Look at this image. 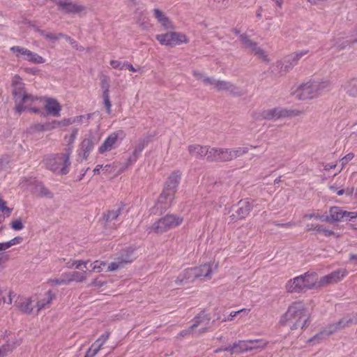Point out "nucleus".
Returning <instances> with one entry per match:
<instances>
[{
  "label": "nucleus",
  "mask_w": 357,
  "mask_h": 357,
  "mask_svg": "<svg viewBox=\"0 0 357 357\" xmlns=\"http://www.w3.org/2000/svg\"><path fill=\"white\" fill-rule=\"evenodd\" d=\"M303 276L299 275L287 281L285 288L289 293H301L306 290Z\"/></svg>",
  "instance_id": "6ab92c4d"
},
{
  "label": "nucleus",
  "mask_w": 357,
  "mask_h": 357,
  "mask_svg": "<svg viewBox=\"0 0 357 357\" xmlns=\"http://www.w3.org/2000/svg\"><path fill=\"white\" fill-rule=\"evenodd\" d=\"M188 149L189 153L197 159H202L204 156H208V146L193 144L188 146Z\"/></svg>",
  "instance_id": "393cba45"
},
{
  "label": "nucleus",
  "mask_w": 357,
  "mask_h": 357,
  "mask_svg": "<svg viewBox=\"0 0 357 357\" xmlns=\"http://www.w3.org/2000/svg\"><path fill=\"white\" fill-rule=\"evenodd\" d=\"M28 185L30 188V190L38 197L49 198L53 197V194L41 183L35 181L33 183L29 184Z\"/></svg>",
  "instance_id": "b1692460"
},
{
  "label": "nucleus",
  "mask_w": 357,
  "mask_h": 357,
  "mask_svg": "<svg viewBox=\"0 0 357 357\" xmlns=\"http://www.w3.org/2000/svg\"><path fill=\"white\" fill-rule=\"evenodd\" d=\"M106 263L103 261H96L92 267V271L100 272L102 271V266H105Z\"/></svg>",
  "instance_id": "864d4df0"
},
{
  "label": "nucleus",
  "mask_w": 357,
  "mask_h": 357,
  "mask_svg": "<svg viewBox=\"0 0 357 357\" xmlns=\"http://www.w3.org/2000/svg\"><path fill=\"white\" fill-rule=\"evenodd\" d=\"M66 284L71 282H82L86 279V271L78 272H67L63 273Z\"/></svg>",
  "instance_id": "cd10ccee"
},
{
  "label": "nucleus",
  "mask_w": 357,
  "mask_h": 357,
  "mask_svg": "<svg viewBox=\"0 0 357 357\" xmlns=\"http://www.w3.org/2000/svg\"><path fill=\"white\" fill-rule=\"evenodd\" d=\"M155 38L161 45L167 46H174L181 43H188L189 41L185 34L176 31H170L164 34H158L156 35Z\"/></svg>",
  "instance_id": "423d86ee"
},
{
  "label": "nucleus",
  "mask_w": 357,
  "mask_h": 357,
  "mask_svg": "<svg viewBox=\"0 0 357 357\" xmlns=\"http://www.w3.org/2000/svg\"><path fill=\"white\" fill-rule=\"evenodd\" d=\"M273 224L277 227H291L296 225V223L293 222H289L287 223H279V222L275 221V222H273Z\"/></svg>",
  "instance_id": "0e129e2a"
},
{
  "label": "nucleus",
  "mask_w": 357,
  "mask_h": 357,
  "mask_svg": "<svg viewBox=\"0 0 357 357\" xmlns=\"http://www.w3.org/2000/svg\"><path fill=\"white\" fill-rule=\"evenodd\" d=\"M174 199V194H172L165 190H162L158 197V202L155 204L157 211L161 213L165 211L167 208H169Z\"/></svg>",
  "instance_id": "a211bd4d"
},
{
  "label": "nucleus",
  "mask_w": 357,
  "mask_h": 357,
  "mask_svg": "<svg viewBox=\"0 0 357 357\" xmlns=\"http://www.w3.org/2000/svg\"><path fill=\"white\" fill-rule=\"evenodd\" d=\"M352 40H345L342 38H338L335 39V42L334 44V47H335L338 50H344L346 47L354 44Z\"/></svg>",
  "instance_id": "4c0bfd02"
},
{
  "label": "nucleus",
  "mask_w": 357,
  "mask_h": 357,
  "mask_svg": "<svg viewBox=\"0 0 357 357\" xmlns=\"http://www.w3.org/2000/svg\"><path fill=\"white\" fill-rule=\"evenodd\" d=\"M134 259L132 250H123L120 255L116 258L107 267L109 271H114L123 268L126 264L131 263Z\"/></svg>",
  "instance_id": "9b49d317"
},
{
  "label": "nucleus",
  "mask_w": 357,
  "mask_h": 357,
  "mask_svg": "<svg viewBox=\"0 0 357 357\" xmlns=\"http://www.w3.org/2000/svg\"><path fill=\"white\" fill-rule=\"evenodd\" d=\"M181 178V172L179 170L174 171L167 178L163 190L175 195Z\"/></svg>",
  "instance_id": "f3484780"
},
{
  "label": "nucleus",
  "mask_w": 357,
  "mask_h": 357,
  "mask_svg": "<svg viewBox=\"0 0 357 357\" xmlns=\"http://www.w3.org/2000/svg\"><path fill=\"white\" fill-rule=\"evenodd\" d=\"M253 202L248 199H242L236 205L232 206V211H234L230 218L232 220H243L246 218L253 208Z\"/></svg>",
  "instance_id": "6e6552de"
},
{
  "label": "nucleus",
  "mask_w": 357,
  "mask_h": 357,
  "mask_svg": "<svg viewBox=\"0 0 357 357\" xmlns=\"http://www.w3.org/2000/svg\"><path fill=\"white\" fill-rule=\"evenodd\" d=\"M225 351H230L231 354L234 353L241 354L245 351H248V345L246 340H238L234 342L232 345L225 347Z\"/></svg>",
  "instance_id": "c85d7f7f"
},
{
  "label": "nucleus",
  "mask_w": 357,
  "mask_h": 357,
  "mask_svg": "<svg viewBox=\"0 0 357 357\" xmlns=\"http://www.w3.org/2000/svg\"><path fill=\"white\" fill-rule=\"evenodd\" d=\"M15 343L6 344L0 347V357H5L10 354L15 348Z\"/></svg>",
  "instance_id": "58836bf2"
},
{
  "label": "nucleus",
  "mask_w": 357,
  "mask_h": 357,
  "mask_svg": "<svg viewBox=\"0 0 357 357\" xmlns=\"http://www.w3.org/2000/svg\"><path fill=\"white\" fill-rule=\"evenodd\" d=\"M248 351H252L257 349H264L266 347L268 342L262 339L246 340Z\"/></svg>",
  "instance_id": "f704fd0d"
},
{
  "label": "nucleus",
  "mask_w": 357,
  "mask_h": 357,
  "mask_svg": "<svg viewBox=\"0 0 357 357\" xmlns=\"http://www.w3.org/2000/svg\"><path fill=\"white\" fill-rule=\"evenodd\" d=\"M124 205L121 203L117 207L107 211L103 214L104 227L109 229H116V225L114 221L117 220L119 216L121 214Z\"/></svg>",
  "instance_id": "ddd939ff"
},
{
  "label": "nucleus",
  "mask_w": 357,
  "mask_h": 357,
  "mask_svg": "<svg viewBox=\"0 0 357 357\" xmlns=\"http://www.w3.org/2000/svg\"><path fill=\"white\" fill-rule=\"evenodd\" d=\"M105 284V282L102 281V280H99L98 278H96V279H94V280L91 282V284H89V286H91V287H102Z\"/></svg>",
  "instance_id": "680f3d73"
},
{
  "label": "nucleus",
  "mask_w": 357,
  "mask_h": 357,
  "mask_svg": "<svg viewBox=\"0 0 357 357\" xmlns=\"http://www.w3.org/2000/svg\"><path fill=\"white\" fill-rule=\"evenodd\" d=\"M72 151L73 146H68L64 153L46 155L43 160L45 167L54 173L61 175L67 174L69 172L70 156Z\"/></svg>",
  "instance_id": "f03ea898"
},
{
  "label": "nucleus",
  "mask_w": 357,
  "mask_h": 357,
  "mask_svg": "<svg viewBox=\"0 0 357 357\" xmlns=\"http://www.w3.org/2000/svg\"><path fill=\"white\" fill-rule=\"evenodd\" d=\"M356 324H357V313L348 314L337 321V326H339L340 330Z\"/></svg>",
  "instance_id": "2f4dec72"
},
{
  "label": "nucleus",
  "mask_w": 357,
  "mask_h": 357,
  "mask_svg": "<svg viewBox=\"0 0 357 357\" xmlns=\"http://www.w3.org/2000/svg\"><path fill=\"white\" fill-rule=\"evenodd\" d=\"M95 344H92L86 352L84 357H94L98 352V348H94Z\"/></svg>",
  "instance_id": "603ef678"
},
{
  "label": "nucleus",
  "mask_w": 357,
  "mask_h": 357,
  "mask_svg": "<svg viewBox=\"0 0 357 357\" xmlns=\"http://www.w3.org/2000/svg\"><path fill=\"white\" fill-rule=\"evenodd\" d=\"M11 227L15 230H20L22 229V222L21 220H16L10 223Z\"/></svg>",
  "instance_id": "6e6d98bb"
},
{
  "label": "nucleus",
  "mask_w": 357,
  "mask_h": 357,
  "mask_svg": "<svg viewBox=\"0 0 357 357\" xmlns=\"http://www.w3.org/2000/svg\"><path fill=\"white\" fill-rule=\"evenodd\" d=\"M222 148L208 147L207 160L210 162H221Z\"/></svg>",
  "instance_id": "c9c22d12"
},
{
  "label": "nucleus",
  "mask_w": 357,
  "mask_h": 357,
  "mask_svg": "<svg viewBox=\"0 0 357 357\" xmlns=\"http://www.w3.org/2000/svg\"><path fill=\"white\" fill-rule=\"evenodd\" d=\"M0 211H1L2 212L6 213L8 214V215H9L11 212V208L7 207L6 202L5 201L2 200L0 202Z\"/></svg>",
  "instance_id": "052dcab7"
},
{
  "label": "nucleus",
  "mask_w": 357,
  "mask_h": 357,
  "mask_svg": "<svg viewBox=\"0 0 357 357\" xmlns=\"http://www.w3.org/2000/svg\"><path fill=\"white\" fill-rule=\"evenodd\" d=\"M60 36H61L62 38H64L67 42H68L75 49L80 51L84 50L83 47L79 46L77 43L73 38H70L68 35L60 33Z\"/></svg>",
  "instance_id": "a18cd8bd"
},
{
  "label": "nucleus",
  "mask_w": 357,
  "mask_h": 357,
  "mask_svg": "<svg viewBox=\"0 0 357 357\" xmlns=\"http://www.w3.org/2000/svg\"><path fill=\"white\" fill-rule=\"evenodd\" d=\"M88 262H89V260H87V261H83V260L74 261L72 262V266H74L75 267V268L79 269L82 265L86 266Z\"/></svg>",
  "instance_id": "338daca9"
},
{
  "label": "nucleus",
  "mask_w": 357,
  "mask_h": 357,
  "mask_svg": "<svg viewBox=\"0 0 357 357\" xmlns=\"http://www.w3.org/2000/svg\"><path fill=\"white\" fill-rule=\"evenodd\" d=\"M241 42L246 48H249L250 51L257 56L259 59H261L266 62H268V56L266 54L265 51L261 47L257 46V43L250 40L248 36L245 33L241 34L239 36Z\"/></svg>",
  "instance_id": "f8f14e48"
},
{
  "label": "nucleus",
  "mask_w": 357,
  "mask_h": 357,
  "mask_svg": "<svg viewBox=\"0 0 357 357\" xmlns=\"http://www.w3.org/2000/svg\"><path fill=\"white\" fill-rule=\"evenodd\" d=\"M249 151L248 147H238L236 149H232V156L233 159L238 158L245 153H247Z\"/></svg>",
  "instance_id": "49530a36"
},
{
  "label": "nucleus",
  "mask_w": 357,
  "mask_h": 357,
  "mask_svg": "<svg viewBox=\"0 0 357 357\" xmlns=\"http://www.w3.org/2000/svg\"><path fill=\"white\" fill-rule=\"evenodd\" d=\"M229 82L224 80H217L215 83V89L218 91H227Z\"/></svg>",
  "instance_id": "09e8293b"
},
{
  "label": "nucleus",
  "mask_w": 357,
  "mask_h": 357,
  "mask_svg": "<svg viewBox=\"0 0 357 357\" xmlns=\"http://www.w3.org/2000/svg\"><path fill=\"white\" fill-rule=\"evenodd\" d=\"M357 218V213L343 211L339 206H332L329 209V215L324 216L323 221L335 222L343 220H351Z\"/></svg>",
  "instance_id": "0eeeda50"
},
{
  "label": "nucleus",
  "mask_w": 357,
  "mask_h": 357,
  "mask_svg": "<svg viewBox=\"0 0 357 357\" xmlns=\"http://www.w3.org/2000/svg\"><path fill=\"white\" fill-rule=\"evenodd\" d=\"M246 312V310H245V309H242V310H238V311H233V312H230V314H229V317H228L227 319H224L222 320V321H227V320H230V321H231V320H232V319H233V318H234V317H236L238 314H240V313H241V312Z\"/></svg>",
  "instance_id": "e2e57ef3"
},
{
  "label": "nucleus",
  "mask_w": 357,
  "mask_h": 357,
  "mask_svg": "<svg viewBox=\"0 0 357 357\" xmlns=\"http://www.w3.org/2000/svg\"><path fill=\"white\" fill-rule=\"evenodd\" d=\"M39 126L40 130H51L56 128H61V123L60 121L54 120L43 125H39Z\"/></svg>",
  "instance_id": "ea45409f"
},
{
  "label": "nucleus",
  "mask_w": 357,
  "mask_h": 357,
  "mask_svg": "<svg viewBox=\"0 0 357 357\" xmlns=\"http://www.w3.org/2000/svg\"><path fill=\"white\" fill-rule=\"evenodd\" d=\"M151 139V137L147 136L139 140L134 151L128 159V165H130L137 161L143 149L148 145Z\"/></svg>",
  "instance_id": "4be33fe9"
},
{
  "label": "nucleus",
  "mask_w": 357,
  "mask_h": 357,
  "mask_svg": "<svg viewBox=\"0 0 357 357\" xmlns=\"http://www.w3.org/2000/svg\"><path fill=\"white\" fill-rule=\"evenodd\" d=\"M24 72L31 74V75H37L39 73L38 68L33 67V68H24Z\"/></svg>",
  "instance_id": "774afa93"
},
{
  "label": "nucleus",
  "mask_w": 357,
  "mask_h": 357,
  "mask_svg": "<svg viewBox=\"0 0 357 357\" xmlns=\"http://www.w3.org/2000/svg\"><path fill=\"white\" fill-rule=\"evenodd\" d=\"M308 320L306 307L302 302L298 301L289 306L287 312L281 317L280 324L283 326H289L293 331L298 328H306Z\"/></svg>",
  "instance_id": "f257e3e1"
},
{
  "label": "nucleus",
  "mask_w": 357,
  "mask_h": 357,
  "mask_svg": "<svg viewBox=\"0 0 357 357\" xmlns=\"http://www.w3.org/2000/svg\"><path fill=\"white\" fill-rule=\"evenodd\" d=\"M110 65L113 68L120 69V70L123 69V63H122L121 62L116 61V60H112L110 61Z\"/></svg>",
  "instance_id": "bf43d9fd"
},
{
  "label": "nucleus",
  "mask_w": 357,
  "mask_h": 357,
  "mask_svg": "<svg viewBox=\"0 0 357 357\" xmlns=\"http://www.w3.org/2000/svg\"><path fill=\"white\" fill-rule=\"evenodd\" d=\"M93 138L94 137L92 135H89L88 137L84 138L81 142L78 155L82 158V160H86L91 151L93 149Z\"/></svg>",
  "instance_id": "412c9836"
},
{
  "label": "nucleus",
  "mask_w": 357,
  "mask_h": 357,
  "mask_svg": "<svg viewBox=\"0 0 357 357\" xmlns=\"http://www.w3.org/2000/svg\"><path fill=\"white\" fill-rule=\"evenodd\" d=\"M301 276H303L305 278H303V282L305 283V286L306 289H312L315 287V284L317 282V274L315 272H307Z\"/></svg>",
  "instance_id": "473e14b6"
},
{
  "label": "nucleus",
  "mask_w": 357,
  "mask_h": 357,
  "mask_svg": "<svg viewBox=\"0 0 357 357\" xmlns=\"http://www.w3.org/2000/svg\"><path fill=\"white\" fill-rule=\"evenodd\" d=\"M227 91L234 96H241L243 95L242 89L240 87L236 86L231 82L229 83Z\"/></svg>",
  "instance_id": "79ce46f5"
},
{
  "label": "nucleus",
  "mask_w": 357,
  "mask_h": 357,
  "mask_svg": "<svg viewBox=\"0 0 357 357\" xmlns=\"http://www.w3.org/2000/svg\"><path fill=\"white\" fill-rule=\"evenodd\" d=\"M25 25H29V26L33 27L36 31L38 32L46 40H50L52 42H55L59 39L61 38V36H60V33L58 34H55L53 33L47 32L44 30H41L38 29V27L33 25L31 21L24 19V26Z\"/></svg>",
  "instance_id": "a878e982"
},
{
  "label": "nucleus",
  "mask_w": 357,
  "mask_h": 357,
  "mask_svg": "<svg viewBox=\"0 0 357 357\" xmlns=\"http://www.w3.org/2000/svg\"><path fill=\"white\" fill-rule=\"evenodd\" d=\"M324 334H326L325 331H322L314 336H313L311 339L309 340V342H313L314 343H318L319 340L323 339V336Z\"/></svg>",
  "instance_id": "4d7b16f0"
},
{
  "label": "nucleus",
  "mask_w": 357,
  "mask_h": 357,
  "mask_svg": "<svg viewBox=\"0 0 357 357\" xmlns=\"http://www.w3.org/2000/svg\"><path fill=\"white\" fill-rule=\"evenodd\" d=\"M183 218L173 214H167L155 222L150 227V230L155 234H163L168 230L180 225Z\"/></svg>",
  "instance_id": "20e7f679"
},
{
  "label": "nucleus",
  "mask_w": 357,
  "mask_h": 357,
  "mask_svg": "<svg viewBox=\"0 0 357 357\" xmlns=\"http://www.w3.org/2000/svg\"><path fill=\"white\" fill-rule=\"evenodd\" d=\"M24 59L34 64H40L45 62L43 57L26 49H24Z\"/></svg>",
  "instance_id": "7c9ffc66"
},
{
  "label": "nucleus",
  "mask_w": 357,
  "mask_h": 357,
  "mask_svg": "<svg viewBox=\"0 0 357 357\" xmlns=\"http://www.w3.org/2000/svg\"><path fill=\"white\" fill-rule=\"evenodd\" d=\"M196 279H197V278L196 271H195L194 268H187L178 276L176 280V283L181 285L193 282Z\"/></svg>",
  "instance_id": "5701e85b"
},
{
  "label": "nucleus",
  "mask_w": 357,
  "mask_h": 357,
  "mask_svg": "<svg viewBox=\"0 0 357 357\" xmlns=\"http://www.w3.org/2000/svg\"><path fill=\"white\" fill-rule=\"evenodd\" d=\"M328 86V82L310 81L299 86L294 93L302 100L318 97Z\"/></svg>",
  "instance_id": "7ed1b4c3"
},
{
  "label": "nucleus",
  "mask_w": 357,
  "mask_h": 357,
  "mask_svg": "<svg viewBox=\"0 0 357 357\" xmlns=\"http://www.w3.org/2000/svg\"><path fill=\"white\" fill-rule=\"evenodd\" d=\"M100 86L102 90V94L109 93V79L103 75L100 77Z\"/></svg>",
  "instance_id": "37998d69"
},
{
  "label": "nucleus",
  "mask_w": 357,
  "mask_h": 357,
  "mask_svg": "<svg viewBox=\"0 0 357 357\" xmlns=\"http://www.w3.org/2000/svg\"><path fill=\"white\" fill-rule=\"evenodd\" d=\"M354 158V154L353 153H349L347 154L344 158H342L340 160L342 166L347 165L350 160H351Z\"/></svg>",
  "instance_id": "5fc2aeb1"
},
{
  "label": "nucleus",
  "mask_w": 357,
  "mask_h": 357,
  "mask_svg": "<svg viewBox=\"0 0 357 357\" xmlns=\"http://www.w3.org/2000/svg\"><path fill=\"white\" fill-rule=\"evenodd\" d=\"M109 335H110V333L108 331H107L104 334H102L93 344H95L94 348H98V351H99L101 349L102 345L105 344V342L108 340Z\"/></svg>",
  "instance_id": "a19ab883"
},
{
  "label": "nucleus",
  "mask_w": 357,
  "mask_h": 357,
  "mask_svg": "<svg viewBox=\"0 0 357 357\" xmlns=\"http://www.w3.org/2000/svg\"><path fill=\"white\" fill-rule=\"evenodd\" d=\"M43 99L46 114L54 117L60 116L61 106L57 100L50 97H44Z\"/></svg>",
  "instance_id": "dca6fc26"
},
{
  "label": "nucleus",
  "mask_w": 357,
  "mask_h": 357,
  "mask_svg": "<svg viewBox=\"0 0 357 357\" xmlns=\"http://www.w3.org/2000/svg\"><path fill=\"white\" fill-rule=\"evenodd\" d=\"M217 82V79H214L213 77H205L203 79V82L206 85H213L214 86V88H215V83Z\"/></svg>",
  "instance_id": "13d9d810"
},
{
  "label": "nucleus",
  "mask_w": 357,
  "mask_h": 357,
  "mask_svg": "<svg viewBox=\"0 0 357 357\" xmlns=\"http://www.w3.org/2000/svg\"><path fill=\"white\" fill-rule=\"evenodd\" d=\"M126 136L123 130H119L116 132L111 133L104 141L102 145L99 147L98 151L102 154L107 151H109L116 146L118 139H123Z\"/></svg>",
  "instance_id": "9d476101"
},
{
  "label": "nucleus",
  "mask_w": 357,
  "mask_h": 357,
  "mask_svg": "<svg viewBox=\"0 0 357 357\" xmlns=\"http://www.w3.org/2000/svg\"><path fill=\"white\" fill-rule=\"evenodd\" d=\"M289 116V111L282 107H275L263 110L259 113L258 119L277 120Z\"/></svg>",
  "instance_id": "4468645a"
},
{
  "label": "nucleus",
  "mask_w": 357,
  "mask_h": 357,
  "mask_svg": "<svg viewBox=\"0 0 357 357\" xmlns=\"http://www.w3.org/2000/svg\"><path fill=\"white\" fill-rule=\"evenodd\" d=\"M21 241H22V238L18 236V237L13 238V239L10 240L9 241H7L6 243L9 245V248H10L13 245L20 243Z\"/></svg>",
  "instance_id": "69168bd1"
},
{
  "label": "nucleus",
  "mask_w": 357,
  "mask_h": 357,
  "mask_svg": "<svg viewBox=\"0 0 357 357\" xmlns=\"http://www.w3.org/2000/svg\"><path fill=\"white\" fill-rule=\"evenodd\" d=\"M102 98H103V103L106 108L107 113L108 114H110L112 103L109 100V93L102 94Z\"/></svg>",
  "instance_id": "de8ad7c7"
},
{
  "label": "nucleus",
  "mask_w": 357,
  "mask_h": 357,
  "mask_svg": "<svg viewBox=\"0 0 357 357\" xmlns=\"http://www.w3.org/2000/svg\"><path fill=\"white\" fill-rule=\"evenodd\" d=\"M21 77L16 75L12 80L13 96L15 102V110L18 114L22 112V82Z\"/></svg>",
  "instance_id": "1a4fd4ad"
},
{
  "label": "nucleus",
  "mask_w": 357,
  "mask_h": 357,
  "mask_svg": "<svg viewBox=\"0 0 357 357\" xmlns=\"http://www.w3.org/2000/svg\"><path fill=\"white\" fill-rule=\"evenodd\" d=\"M47 283L51 285H61V284H66L64 277L63 274H61L60 278L56 279H49L47 280Z\"/></svg>",
  "instance_id": "3c124183"
},
{
  "label": "nucleus",
  "mask_w": 357,
  "mask_h": 357,
  "mask_svg": "<svg viewBox=\"0 0 357 357\" xmlns=\"http://www.w3.org/2000/svg\"><path fill=\"white\" fill-rule=\"evenodd\" d=\"M194 269L196 271V275L197 278H211L213 268L210 264H204L199 267H194Z\"/></svg>",
  "instance_id": "c756f323"
},
{
  "label": "nucleus",
  "mask_w": 357,
  "mask_h": 357,
  "mask_svg": "<svg viewBox=\"0 0 357 357\" xmlns=\"http://www.w3.org/2000/svg\"><path fill=\"white\" fill-rule=\"evenodd\" d=\"M347 273V271L344 268L335 270L332 273L321 277L318 286L321 287L328 284L337 283L342 280Z\"/></svg>",
  "instance_id": "2eb2a0df"
},
{
  "label": "nucleus",
  "mask_w": 357,
  "mask_h": 357,
  "mask_svg": "<svg viewBox=\"0 0 357 357\" xmlns=\"http://www.w3.org/2000/svg\"><path fill=\"white\" fill-rule=\"evenodd\" d=\"M153 14L155 17L158 21V22H160L165 29H174V26L172 22L169 20L168 17L165 15V14L162 10L158 8H155L153 10Z\"/></svg>",
  "instance_id": "bb28decb"
},
{
  "label": "nucleus",
  "mask_w": 357,
  "mask_h": 357,
  "mask_svg": "<svg viewBox=\"0 0 357 357\" xmlns=\"http://www.w3.org/2000/svg\"><path fill=\"white\" fill-rule=\"evenodd\" d=\"M346 91L349 96L357 97V77L348 82Z\"/></svg>",
  "instance_id": "e433bc0d"
},
{
  "label": "nucleus",
  "mask_w": 357,
  "mask_h": 357,
  "mask_svg": "<svg viewBox=\"0 0 357 357\" xmlns=\"http://www.w3.org/2000/svg\"><path fill=\"white\" fill-rule=\"evenodd\" d=\"M340 330V328L339 326H337V322H336L333 324H329L327 326V328L325 331V332L326 333V335L328 336Z\"/></svg>",
  "instance_id": "8fccbe9b"
},
{
  "label": "nucleus",
  "mask_w": 357,
  "mask_h": 357,
  "mask_svg": "<svg viewBox=\"0 0 357 357\" xmlns=\"http://www.w3.org/2000/svg\"><path fill=\"white\" fill-rule=\"evenodd\" d=\"M56 296L51 290H49L45 294L44 298L43 299L39 300L36 306L38 307L37 312L45 308L47 305H49L52 301L55 298Z\"/></svg>",
  "instance_id": "72a5a7b5"
},
{
  "label": "nucleus",
  "mask_w": 357,
  "mask_h": 357,
  "mask_svg": "<svg viewBox=\"0 0 357 357\" xmlns=\"http://www.w3.org/2000/svg\"><path fill=\"white\" fill-rule=\"evenodd\" d=\"M221 162H227L233 160L232 149L222 148Z\"/></svg>",
  "instance_id": "c03bdc74"
},
{
  "label": "nucleus",
  "mask_w": 357,
  "mask_h": 357,
  "mask_svg": "<svg viewBox=\"0 0 357 357\" xmlns=\"http://www.w3.org/2000/svg\"><path fill=\"white\" fill-rule=\"evenodd\" d=\"M211 317L209 314L205 313L204 311L201 312L193 320V324L190 326L191 329H195L198 326H202L199 333H204L207 331V326L210 324Z\"/></svg>",
  "instance_id": "aec40b11"
},
{
  "label": "nucleus",
  "mask_w": 357,
  "mask_h": 357,
  "mask_svg": "<svg viewBox=\"0 0 357 357\" xmlns=\"http://www.w3.org/2000/svg\"><path fill=\"white\" fill-rule=\"evenodd\" d=\"M308 52V50H303L285 56L282 60L278 62V67H280V72L286 73L292 70L293 68L298 64V61L303 56L307 54Z\"/></svg>",
  "instance_id": "39448f33"
}]
</instances>
